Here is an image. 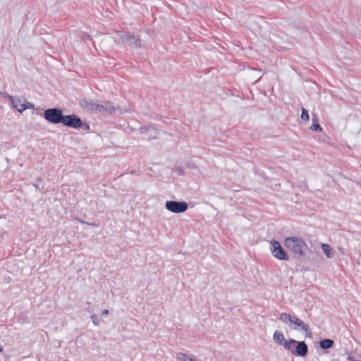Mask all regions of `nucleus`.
I'll return each instance as SVG.
<instances>
[{"label":"nucleus","mask_w":361,"mask_h":361,"mask_svg":"<svg viewBox=\"0 0 361 361\" xmlns=\"http://www.w3.org/2000/svg\"><path fill=\"white\" fill-rule=\"evenodd\" d=\"M80 104L82 108L87 110L98 111L102 113L111 114L116 108L111 102L103 101L99 102L98 101L94 102L92 100L81 99Z\"/></svg>","instance_id":"f257e3e1"},{"label":"nucleus","mask_w":361,"mask_h":361,"mask_svg":"<svg viewBox=\"0 0 361 361\" xmlns=\"http://www.w3.org/2000/svg\"><path fill=\"white\" fill-rule=\"evenodd\" d=\"M279 319L288 326L296 331H303L306 334L311 335V329L307 324L296 316L291 315L288 313H281Z\"/></svg>","instance_id":"f03ea898"},{"label":"nucleus","mask_w":361,"mask_h":361,"mask_svg":"<svg viewBox=\"0 0 361 361\" xmlns=\"http://www.w3.org/2000/svg\"><path fill=\"white\" fill-rule=\"evenodd\" d=\"M285 246L293 252L298 259L305 255L304 250L307 248L305 241L298 237H288L284 240Z\"/></svg>","instance_id":"7ed1b4c3"},{"label":"nucleus","mask_w":361,"mask_h":361,"mask_svg":"<svg viewBox=\"0 0 361 361\" xmlns=\"http://www.w3.org/2000/svg\"><path fill=\"white\" fill-rule=\"evenodd\" d=\"M43 116L51 123H62L63 118V110L59 108H49L44 110Z\"/></svg>","instance_id":"20e7f679"},{"label":"nucleus","mask_w":361,"mask_h":361,"mask_svg":"<svg viewBox=\"0 0 361 361\" xmlns=\"http://www.w3.org/2000/svg\"><path fill=\"white\" fill-rule=\"evenodd\" d=\"M270 250L273 256L279 260H288L289 256L288 253L281 246L279 241L273 240L270 243Z\"/></svg>","instance_id":"39448f33"},{"label":"nucleus","mask_w":361,"mask_h":361,"mask_svg":"<svg viewBox=\"0 0 361 361\" xmlns=\"http://www.w3.org/2000/svg\"><path fill=\"white\" fill-rule=\"evenodd\" d=\"M118 36L123 42H128L132 48H140L142 42L139 35L118 32Z\"/></svg>","instance_id":"423d86ee"},{"label":"nucleus","mask_w":361,"mask_h":361,"mask_svg":"<svg viewBox=\"0 0 361 361\" xmlns=\"http://www.w3.org/2000/svg\"><path fill=\"white\" fill-rule=\"evenodd\" d=\"M165 207L171 212L178 214L185 212L188 207L186 202L168 200L165 203Z\"/></svg>","instance_id":"0eeeda50"},{"label":"nucleus","mask_w":361,"mask_h":361,"mask_svg":"<svg viewBox=\"0 0 361 361\" xmlns=\"http://www.w3.org/2000/svg\"><path fill=\"white\" fill-rule=\"evenodd\" d=\"M62 124L66 127L78 129L82 126L81 118L75 114L63 116Z\"/></svg>","instance_id":"6e6552de"},{"label":"nucleus","mask_w":361,"mask_h":361,"mask_svg":"<svg viewBox=\"0 0 361 361\" xmlns=\"http://www.w3.org/2000/svg\"><path fill=\"white\" fill-rule=\"evenodd\" d=\"M8 97V99L11 101L13 107L16 109L17 111L20 113L23 112V111H25V109H34L35 105L29 102H25V103L20 104V108H18L17 103H19V104L20 103V99H16L12 96H11L9 94H6L5 96V97Z\"/></svg>","instance_id":"1a4fd4ad"},{"label":"nucleus","mask_w":361,"mask_h":361,"mask_svg":"<svg viewBox=\"0 0 361 361\" xmlns=\"http://www.w3.org/2000/svg\"><path fill=\"white\" fill-rule=\"evenodd\" d=\"M296 347L291 350L292 353L295 356L305 357L308 353V346L305 341H297Z\"/></svg>","instance_id":"9d476101"},{"label":"nucleus","mask_w":361,"mask_h":361,"mask_svg":"<svg viewBox=\"0 0 361 361\" xmlns=\"http://www.w3.org/2000/svg\"><path fill=\"white\" fill-rule=\"evenodd\" d=\"M334 345V341L330 338L322 339L319 341V346L323 350L331 348Z\"/></svg>","instance_id":"9b49d317"},{"label":"nucleus","mask_w":361,"mask_h":361,"mask_svg":"<svg viewBox=\"0 0 361 361\" xmlns=\"http://www.w3.org/2000/svg\"><path fill=\"white\" fill-rule=\"evenodd\" d=\"M274 341L278 345L281 344L286 340L283 334L280 331H275L273 335Z\"/></svg>","instance_id":"f8f14e48"},{"label":"nucleus","mask_w":361,"mask_h":361,"mask_svg":"<svg viewBox=\"0 0 361 361\" xmlns=\"http://www.w3.org/2000/svg\"><path fill=\"white\" fill-rule=\"evenodd\" d=\"M322 248L327 257L332 258L334 257V252L333 251L332 247L329 245L323 243L322 245Z\"/></svg>","instance_id":"ddd939ff"},{"label":"nucleus","mask_w":361,"mask_h":361,"mask_svg":"<svg viewBox=\"0 0 361 361\" xmlns=\"http://www.w3.org/2000/svg\"><path fill=\"white\" fill-rule=\"evenodd\" d=\"M318 121H318L317 116L314 115V116L312 118L313 123H312V126H310V129L312 130L319 131V132L322 131V128Z\"/></svg>","instance_id":"4468645a"},{"label":"nucleus","mask_w":361,"mask_h":361,"mask_svg":"<svg viewBox=\"0 0 361 361\" xmlns=\"http://www.w3.org/2000/svg\"><path fill=\"white\" fill-rule=\"evenodd\" d=\"M297 341L295 339L290 338V340H285L281 345L283 346L286 350H290L292 348V345H295Z\"/></svg>","instance_id":"2eb2a0df"},{"label":"nucleus","mask_w":361,"mask_h":361,"mask_svg":"<svg viewBox=\"0 0 361 361\" xmlns=\"http://www.w3.org/2000/svg\"><path fill=\"white\" fill-rule=\"evenodd\" d=\"M301 111H302L301 118L303 121H308L310 120V116H309L307 110L306 109H305L304 107H302Z\"/></svg>","instance_id":"dca6fc26"},{"label":"nucleus","mask_w":361,"mask_h":361,"mask_svg":"<svg viewBox=\"0 0 361 361\" xmlns=\"http://www.w3.org/2000/svg\"><path fill=\"white\" fill-rule=\"evenodd\" d=\"M92 322L93 324L95 325V326H99V324H100V320L98 318V317L95 314H92Z\"/></svg>","instance_id":"f3484780"},{"label":"nucleus","mask_w":361,"mask_h":361,"mask_svg":"<svg viewBox=\"0 0 361 361\" xmlns=\"http://www.w3.org/2000/svg\"><path fill=\"white\" fill-rule=\"evenodd\" d=\"M173 171L178 173V175L179 176H183L184 175V171H183V169L180 168V167H176V168H174L173 169Z\"/></svg>","instance_id":"a211bd4d"},{"label":"nucleus","mask_w":361,"mask_h":361,"mask_svg":"<svg viewBox=\"0 0 361 361\" xmlns=\"http://www.w3.org/2000/svg\"><path fill=\"white\" fill-rule=\"evenodd\" d=\"M80 128H81L83 130H85V131H89L90 130V127L89 124H87L86 123H83L82 122V126Z\"/></svg>","instance_id":"6ab92c4d"},{"label":"nucleus","mask_w":361,"mask_h":361,"mask_svg":"<svg viewBox=\"0 0 361 361\" xmlns=\"http://www.w3.org/2000/svg\"><path fill=\"white\" fill-rule=\"evenodd\" d=\"M78 220L80 222H81L82 224H88V225L93 226H98V224H95V223H88V222H86V221H82V220H81V219H78Z\"/></svg>","instance_id":"aec40b11"},{"label":"nucleus","mask_w":361,"mask_h":361,"mask_svg":"<svg viewBox=\"0 0 361 361\" xmlns=\"http://www.w3.org/2000/svg\"><path fill=\"white\" fill-rule=\"evenodd\" d=\"M109 314V310H104L102 311V314H103V315H106V314Z\"/></svg>","instance_id":"412c9836"},{"label":"nucleus","mask_w":361,"mask_h":361,"mask_svg":"<svg viewBox=\"0 0 361 361\" xmlns=\"http://www.w3.org/2000/svg\"><path fill=\"white\" fill-rule=\"evenodd\" d=\"M17 104H18V108H20V104H22L21 102L20 104L19 103H17Z\"/></svg>","instance_id":"4be33fe9"},{"label":"nucleus","mask_w":361,"mask_h":361,"mask_svg":"<svg viewBox=\"0 0 361 361\" xmlns=\"http://www.w3.org/2000/svg\"><path fill=\"white\" fill-rule=\"evenodd\" d=\"M130 173L131 174H135V171H130Z\"/></svg>","instance_id":"5701e85b"},{"label":"nucleus","mask_w":361,"mask_h":361,"mask_svg":"<svg viewBox=\"0 0 361 361\" xmlns=\"http://www.w3.org/2000/svg\"><path fill=\"white\" fill-rule=\"evenodd\" d=\"M3 351V348L0 346V352Z\"/></svg>","instance_id":"b1692460"}]
</instances>
